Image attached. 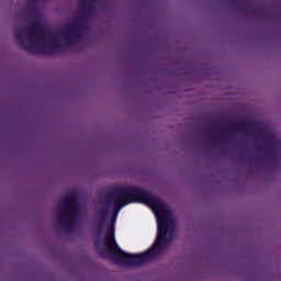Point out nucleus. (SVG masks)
I'll use <instances>...</instances> for the list:
<instances>
[{
  "mask_svg": "<svg viewBox=\"0 0 281 281\" xmlns=\"http://www.w3.org/2000/svg\"><path fill=\"white\" fill-rule=\"evenodd\" d=\"M114 203L115 205H120V207H124V205H128L130 203H145V205H149L157 217L158 235L153 248L147 252L131 255L120 249L115 243V235L111 232L105 240L108 250L126 265H145V262L155 260L157 256H161L170 243L168 234L170 229L175 228V221L172 220V214L168 206H166L161 200L154 198L144 189L135 187L122 189L116 195Z\"/></svg>",
  "mask_w": 281,
  "mask_h": 281,
  "instance_id": "1",
  "label": "nucleus"
}]
</instances>
